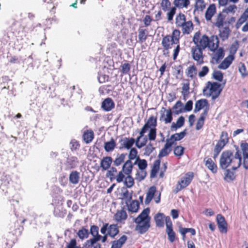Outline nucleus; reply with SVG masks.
<instances>
[{
  "label": "nucleus",
  "instance_id": "nucleus-1",
  "mask_svg": "<svg viewBox=\"0 0 248 248\" xmlns=\"http://www.w3.org/2000/svg\"><path fill=\"white\" fill-rule=\"evenodd\" d=\"M192 41L194 46L191 47V56L199 64L203 63L204 56L203 51L206 48L213 53L212 59L216 63L224 56L223 48L218 47L219 39L216 35H212L209 37L205 34L201 35V32L197 31L194 34Z\"/></svg>",
  "mask_w": 248,
  "mask_h": 248
},
{
  "label": "nucleus",
  "instance_id": "nucleus-2",
  "mask_svg": "<svg viewBox=\"0 0 248 248\" xmlns=\"http://www.w3.org/2000/svg\"><path fill=\"white\" fill-rule=\"evenodd\" d=\"M219 163L220 167L222 169H225L231 165L233 170H236L241 164V154L238 151L234 155L231 151L223 152L221 155Z\"/></svg>",
  "mask_w": 248,
  "mask_h": 248
},
{
  "label": "nucleus",
  "instance_id": "nucleus-3",
  "mask_svg": "<svg viewBox=\"0 0 248 248\" xmlns=\"http://www.w3.org/2000/svg\"><path fill=\"white\" fill-rule=\"evenodd\" d=\"M149 208L144 209L134 220L136 224L135 230L140 234L146 232L150 227L151 217L149 216Z\"/></svg>",
  "mask_w": 248,
  "mask_h": 248
},
{
  "label": "nucleus",
  "instance_id": "nucleus-4",
  "mask_svg": "<svg viewBox=\"0 0 248 248\" xmlns=\"http://www.w3.org/2000/svg\"><path fill=\"white\" fill-rule=\"evenodd\" d=\"M221 89L220 84L217 82L208 81L206 86L203 89V93L206 96H211L213 100L216 99L219 95Z\"/></svg>",
  "mask_w": 248,
  "mask_h": 248
},
{
  "label": "nucleus",
  "instance_id": "nucleus-5",
  "mask_svg": "<svg viewBox=\"0 0 248 248\" xmlns=\"http://www.w3.org/2000/svg\"><path fill=\"white\" fill-rule=\"evenodd\" d=\"M99 228L95 225L91 226L90 232L93 237L86 241V244L88 246L93 245L100 244L98 241L101 239V235L99 234Z\"/></svg>",
  "mask_w": 248,
  "mask_h": 248
},
{
  "label": "nucleus",
  "instance_id": "nucleus-6",
  "mask_svg": "<svg viewBox=\"0 0 248 248\" xmlns=\"http://www.w3.org/2000/svg\"><path fill=\"white\" fill-rule=\"evenodd\" d=\"M193 177V173L191 172H188L186 174L185 176L181 178V180L178 182L176 188L174 190V192L177 193L181 189L186 187L190 184Z\"/></svg>",
  "mask_w": 248,
  "mask_h": 248
},
{
  "label": "nucleus",
  "instance_id": "nucleus-7",
  "mask_svg": "<svg viewBox=\"0 0 248 248\" xmlns=\"http://www.w3.org/2000/svg\"><path fill=\"white\" fill-rule=\"evenodd\" d=\"M102 234L107 233L111 237H115L119 232V229L116 224L108 225V223L103 225L100 230Z\"/></svg>",
  "mask_w": 248,
  "mask_h": 248
},
{
  "label": "nucleus",
  "instance_id": "nucleus-8",
  "mask_svg": "<svg viewBox=\"0 0 248 248\" xmlns=\"http://www.w3.org/2000/svg\"><path fill=\"white\" fill-rule=\"evenodd\" d=\"M180 31L178 30H174L170 37L171 39L173 42L174 44L176 45V46L173 50V59L175 60L179 54L180 51V46H179V39H180Z\"/></svg>",
  "mask_w": 248,
  "mask_h": 248
},
{
  "label": "nucleus",
  "instance_id": "nucleus-9",
  "mask_svg": "<svg viewBox=\"0 0 248 248\" xmlns=\"http://www.w3.org/2000/svg\"><path fill=\"white\" fill-rule=\"evenodd\" d=\"M159 121L165 124H170L172 120V113L171 109L162 108L160 111Z\"/></svg>",
  "mask_w": 248,
  "mask_h": 248
},
{
  "label": "nucleus",
  "instance_id": "nucleus-10",
  "mask_svg": "<svg viewBox=\"0 0 248 248\" xmlns=\"http://www.w3.org/2000/svg\"><path fill=\"white\" fill-rule=\"evenodd\" d=\"M165 223L166 226V232L168 235V238L170 242H173L175 240V234L173 231L172 222L169 217H165Z\"/></svg>",
  "mask_w": 248,
  "mask_h": 248
},
{
  "label": "nucleus",
  "instance_id": "nucleus-11",
  "mask_svg": "<svg viewBox=\"0 0 248 248\" xmlns=\"http://www.w3.org/2000/svg\"><path fill=\"white\" fill-rule=\"evenodd\" d=\"M217 220L220 232L222 233H226L227 232V224L224 217L222 215L218 214L217 216Z\"/></svg>",
  "mask_w": 248,
  "mask_h": 248
},
{
  "label": "nucleus",
  "instance_id": "nucleus-12",
  "mask_svg": "<svg viewBox=\"0 0 248 248\" xmlns=\"http://www.w3.org/2000/svg\"><path fill=\"white\" fill-rule=\"evenodd\" d=\"M241 148L242 151L243 156V166L248 169V144L247 143H242Z\"/></svg>",
  "mask_w": 248,
  "mask_h": 248
},
{
  "label": "nucleus",
  "instance_id": "nucleus-13",
  "mask_svg": "<svg viewBox=\"0 0 248 248\" xmlns=\"http://www.w3.org/2000/svg\"><path fill=\"white\" fill-rule=\"evenodd\" d=\"M208 112V108H206L203 110V111L202 113L196 123V129L197 130L201 129L204 123V120L206 117L207 115Z\"/></svg>",
  "mask_w": 248,
  "mask_h": 248
},
{
  "label": "nucleus",
  "instance_id": "nucleus-14",
  "mask_svg": "<svg viewBox=\"0 0 248 248\" xmlns=\"http://www.w3.org/2000/svg\"><path fill=\"white\" fill-rule=\"evenodd\" d=\"M206 108H209L208 102L206 99H200L198 100L195 105L194 112L199 111L201 109Z\"/></svg>",
  "mask_w": 248,
  "mask_h": 248
},
{
  "label": "nucleus",
  "instance_id": "nucleus-15",
  "mask_svg": "<svg viewBox=\"0 0 248 248\" xmlns=\"http://www.w3.org/2000/svg\"><path fill=\"white\" fill-rule=\"evenodd\" d=\"M146 133L143 129H141L139 133V136L135 140L136 145L138 148H141L145 145L147 139L146 137H144L141 141H140V140L143 137L144 134Z\"/></svg>",
  "mask_w": 248,
  "mask_h": 248
},
{
  "label": "nucleus",
  "instance_id": "nucleus-16",
  "mask_svg": "<svg viewBox=\"0 0 248 248\" xmlns=\"http://www.w3.org/2000/svg\"><path fill=\"white\" fill-rule=\"evenodd\" d=\"M233 60V56L232 55H229L218 65V68L221 69H226L229 67Z\"/></svg>",
  "mask_w": 248,
  "mask_h": 248
},
{
  "label": "nucleus",
  "instance_id": "nucleus-17",
  "mask_svg": "<svg viewBox=\"0 0 248 248\" xmlns=\"http://www.w3.org/2000/svg\"><path fill=\"white\" fill-rule=\"evenodd\" d=\"M216 12V7L215 4H212L207 8L205 14V17L207 21L211 20L212 17Z\"/></svg>",
  "mask_w": 248,
  "mask_h": 248
},
{
  "label": "nucleus",
  "instance_id": "nucleus-18",
  "mask_svg": "<svg viewBox=\"0 0 248 248\" xmlns=\"http://www.w3.org/2000/svg\"><path fill=\"white\" fill-rule=\"evenodd\" d=\"M102 108L107 111L111 110L114 107V103L110 98L105 99L102 103Z\"/></svg>",
  "mask_w": 248,
  "mask_h": 248
},
{
  "label": "nucleus",
  "instance_id": "nucleus-19",
  "mask_svg": "<svg viewBox=\"0 0 248 248\" xmlns=\"http://www.w3.org/2000/svg\"><path fill=\"white\" fill-rule=\"evenodd\" d=\"M156 125V119L154 116H152L150 117L147 123L144 125L141 128L146 132L149 128L155 127Z\"/></svg>",
  "mask_w": 248,
  "mask_h": 248
},
{
  "label": "nucleus",
  "instance_id": "nucleus-20",
  "mask_svg": "<svg viewBox=\"0 0 248 248\" xmlns=\"http://www.w3.org/2000/svg\"><path fill=\"white\" fill-rule=\"evenodd\" d=\"M161 44L164 49L169 50V49L171 48L174 43L171 39L170 35H166L163 38Z\"/></svg>",
  "mask_w": 248,
  "mask_h": 248
},
{
  "label": "nucleus",
  "instance_id": "nucleus-21",
  "mask_svg": "<svg viewBox=\"0 0 248 248\" xmlns=\"http://www.w3.org/2000/svg\"><path fill=\"white\" fill-rule=\"evenodd\" d=\"M127 217V216L125 211L122 209L117 211L114 215V218L116 221L122 222L126 219Z\"/></svg>",
  "mask_w": 248,
  "mask_h": 248
},
{
  "label": "nucleus",
  "instance_id": "nucleus-22",
  "mask_svg": "<svg viewBox=\"0 0 248 248\" xmlns=\"http://www.w3.org/2000/svg\"><path fill=\"white\" fill-rule=\"evenodd\" d=\"M183 34H189L193 29V25L190 20L186 21L181 27Z\"/></svg>",
  "mask_w": 248,
  "mask_h": 248
},
{
  "label": "nucleus",
  "instance_id": "nucleus-23",
  "mask_svg": "<svg viewBox=\"0 0 248 248\" xmlns=\"http://www.w3.org/2000/svg\"><path fill=\"white\" fill-rule=\"evenodd\" d=\"M112 162V159L110 156L104 157L101 161L100 166L103 170L109 169Z\"/></svg>",
  "mask_w": 248,
  "mask_h": 248
},
{
  "label": "nucleus",
  "instance_id": "nucleus-24",
  "mask_svg": "<svg viewBox=\"0 0 248 248\" xmlns=\"http://www.w3.org/2000/svg\"><path fill=\"white\" fill-rule=\"evenodd\" d=\"M129 202H127V204H126L128 211L132 213L137 212L139 208V203L138 201L134 200L129 203Z\"/></svg>",
  "mask_w": 248,
  "mask_h": 248
},
{
  "label": "nucleus",
  "instance_id": "nucleus-25",
  "mask_svg": "<svg viewBox=\"0 0 248 248\" xmlns=\"http://www.w3.org/2000/svg\"><path fill=\"white\" fill-rule=\"evenodd\" d=\"M166 217L162 213H159L157 214L154 217L156 226L163 227L164 226V220H165Z\"/></svg>",
  "mask_w": 248,
  "mask_h": 248
},
{
  "label": "nucleus",
  "instance_id": "nucleus-26",
  "mask_svg": "<svg viewBox=\"0 0 248 248\" xmlns=\"http://www.w3.org/2000/svg\"><path fill=\"white\" fill-rule=\"evenodd\" d=\"M127 240V236L123 235L118 240L114 241L111 248H121Z\"/></svg>",
  "mask_w": 248,
  "mask_h": 248
},
{
  "label": "nucleus",
  "instance_id": "nucleus-27",
  "mask_svg": "<svg viewBox=\"0 0 248 248\" xmlns=\"http://www.w3.org/2000/svg\"><path fill=\"white\" fill-rule=\"evenodd\" d=\"M206 167L213 173H216L217 168L216 164L211 158H208L205 161Z\"/></svg>",
  "mask_w": 248,
  "mask_h": 248
},
{
  "label": "nucleus",
  "instance_id": "nucleus-28",
  "mask_svg": "<svg viewBox=\"0 0 248 248\" xmlns=\"http://www.w3.org/2000/svg\"><path fill=\"white\" fill-rule=\"evenodd\" d=\"M156 192V188L155 186H151L146 193V197L145 200L146 204H149L152 200L155 193Z\"/></svg>",
  "mask_w": 248,
  "mask_h": 248
},
{
  "label": "nucleus",
  "instance_id": "nucleus-29",
  "mask_svg": "<svg viewBox=\"0 0 248 248\" xmlns=\"http://www.w3.org/2000/svg\"><path fill=\"white\" fill-rule=\"evenodd\" d=\"M132 169L133 165L132 162L130 160H128L123 166L122 170L123 171L126 175H130Z\"/></svg>",
  "mask_w": 248,
  "mask_h": 248
},
{
  "label": "nucleus",
  "instance_id": "nucleus-30",
  "mask_svg": "<svg viewBox=\"0 0 248 248\" xmlns=\"http://www.w3.org/2000/svg\"><path fill=\"white\" fill-rule=\"evenodd\" d=\"M122 190V198L125 201V204H127V202H130L132 199L133 192L129 191L126 188H123Z\"/></svg>",
  "mask_w": 248,
  "mask_h": 248
},
{
  "label": "nucleus",
  "instance_id": "nucleus-31",
  "mask_svg": "<svg viewBox=\"0 0 248 248\" xmlns=\"http://www.w3.org/2000/svg\"><path fill=\"white\" fill-rule=\"evenodd\" d=\"M248 18V7L245 10L241 17L238 20L236 27L237 28H239Z\"/></svg>",
  "mask_w": 248,
  "mask_h": 248
},
{
  "label": "nucleus",
  "instance_id": "nucleus-32",
  "mask_svg": "<svg viewBox=\"0 0 248 248\" xmlns=\"http://www.w3.org/2000/svg\"><path fill=\"white\" fill-rule=\"evenodd\" d=\"M173 3L176 7L183 8L187 7L189 5L190 2L188 0H174Z\"/></svg>",
  "mask_w": 248,
  "mask_h": 248
},
{
  "label": "nucleus",
  "instance_id": "nucleus-33",
  "mask_svg": "<svg viewBox=\"0 0 248 248\" xmlns=\"http://www.w3.org/2000/svg\"><path fill=\"white\" fill-rule=\"evenodd\" d=\"M122 145L123 147L129 149L134 144L135 140L133 138H124L122 140Z\"/></svg>",
  "mask_w": 248,
  "mask_h": 248
},
{
  "label": "nucleus",
  "instance_id": "nucleus-34",
  "mask_svg": "<svg viewBox=\"0 0 248 248\" xmlns=\"http://www.w3.org/2000/svg\"><path fill=\"white\" fill-rule=\"evenodd\" d=\"M185 119L183 116H180L178 119L176 123H172L171 125V129L172 130H176L177 128L181 127L184 124Z\"/></svg>",
  "mask_w": 248,
  "mask_h": 248
},
{
  "label": "nucleus",
  "instance_id": "nucleus-35",
  "mask_svg": "<svg viewBox=\"0 0 248 248\" xmlns=\"http://www.w3.org/2000/svg\"><path fill=\"white\" fill-rule=\"evenodd\" d=\"M116 145V142L113 139L108 141L104 144V149L107 152L112 151Z\"/></svg>",
  "mask_w": 248,
  "mask_h": 248
},
{
  "label": "nucleus",
  "instance_id": "nucleus-36",
  "mask_svg": "<svg viewBox=\"0 0 248 248\" xmlns=\"http://www.w3.org/2000/svg\"><path fill=\"white\" fill-rule=\"evenodd\" d=\"M94 137V134L92 131L88 130L85 132L83 135V138L86 143L91 142Z\"/></svg>",
  "mask_w": 248,
  "mask_h": 248
},
{
  "label": "nucleus",
  "instance_id": "nucleus-37",
  "mask_svg": "<svg viewBox=\"0 0 248 248\" xmlns=\"http://www.w3.org/2000/svg\"><path fill=\"white\" fill-rule=\"evenodd\" d=\"M197 68L195 65L189 66L186 69V74L188 77L193 78L197 75Z\"/></svg>",
  "mask_w": 248,
  "mask_h": 248
},
{
  "label": "nucleus",
  "instance_id": "nucleus-38",
  "mask_svg": "<svg viewBox=\"0 0 248 248\" xmlns=\"http://www.w3.org/2000/svg\"><path fill=\"white\" fill-rule=\"evenodd\" d=\"M79 173L77 171H72L69 175V181L73 184H77L78 183Z\"/></svg>",
  "mask_w": 248,
  "mask_h": 248
},
{
  "label": "nucleus",
  "instance_id": "nucleus-39",
  "mask_svg": "<svg viewBox=\"0 0 248 248\" xmlns=\"http://www.w3.org/2000/svg\"><path fill=\"white\" fill-rule=\"evenodd\" d=\"M147 36V31L145 29H140L139 30L138 38L139 42L141 43L144 42Z\"/></svg>",
  "mask_w": 248,
  "mask_h": 248
},
{
  "label": "nucleus",
  "instance_id": "nucleus-40",
  "mask_svg": "<svg viewBox=\"0 0 248 248\" xmlns=\"http://www.w3.org/2000/svg\"><path fill=\"white\" fill-rule=\"evenodd\" d=\"M186 21V16L184 14H179L177 16L175 24L178 27H181Z\"/></svg>",
  "mask_w": 248,
  "mask_h": 248
},
{
  "label": "nucleus",
  "instance_id": "nucleus-41",
  "mask_svg": "<svg viewBox=\"0 0 248 248\" xmlns=\"http://www.w3.org/2000/svg\"><path fill=\"white\" fill-rule=\"evenodd\" d=\"M224 175V180L228 182L233 181L235 179L234 172L229 170H225Z\"/></svg>",
  "mask_w": 248,
  "mask_h": 248
},
{
  "label": "nucleus",
  "instance_id": "nucleus-42",
  "mask_svg": "<svg viewBox=\"0 0 248 248\" xmlns=\"http://www.w3.org/2000/svg\"><path fill=\"white\" fill-rule=\"evenodd\" d=\"M136 163L138 164L139 170H146L147 167V163L146 160L140 159L139 157H138Z\"/></svg>",
  "mask_w": 248,
  "mask_h": 248
},
{
  "label": "nucleus",
  "instance_id": "nucleus-43",
  "mask_svg": "<svg viewBox=\"0 0 248 248\" xmlns=\"http://www.w3.org/2000/svg\"><path fill=\"white\" fill-rule=\"evenodd\" d=\"M160 164V161L159 159L156 160L154 162L153 167L152 169L151 173V177H154L155 176V175L159 170Z\"/></svg>",
  "mask_w": 248,
  "mask_h": 248
},
{
  "label": "nucleus",
  "instance_id": "nucleus-44",
  "mask_svg": "<svg viewBox=\"0 0 248 248\" xmlns=\"http://www.w3.org/2000/svg\"><path fill=\"white\" fill-rule=\"evenodd\" d=\"M77 235L81 239L83 240L87 238L89 236L88 230L85 228H83L78 231L77 232Z\"/></svg>",
  "mask_w": 248,
  "mask_h": 248
},
{
  "label": "nucleus",
  "instance_id": "nucleus-45",
  "mask_svg": "<svg viewBox=\"0 0 248 248\" xmlns=\"http://www.w3.org/2000/svg\"><path fill=\"white\" fill-rule=\"evenodd\" d=\"M125 156L126 155L124 154H122L118 155L113 161L114 165L116 166L120 165L123 162H124Z\"/></svg>",
  "mask_w": 248,
  "mask_h": 248
},
{
  "label": "nucleus",
  "instance_id": "nucleus-46",
  "mask_svg": "<svg viewBox=\"0 0 248 248\" xmlns=\"http://www.w3.org/2000/svg\"><path fill=\"white\" fill-rule=\"evenodd\" d=\"M205 7L203 0H197L195 5V11H202Z\"/></svg>",
  "mask_w": 248,
  "mask_h": 248
},
{
  "label": "nucleus",
  "instance_id": "nucleus-47",
  "mask_svg": "<svg viewBox=\"0 0 248 248\" xmlns=\"http://www.w3.org/2000/svg\"><path fill=\"white\" fill-rule=\"evenodd\" d=\"M147 174L146 170H139L136 174L135 179L139 181L143 180Z\"/></svg>",
  "mask_w": 248,
  "mask_h": 248
},
{
  "label": "nucleus",
  "instance_id": "nucleus-48",
  "mask_svg": "<svg viewBox=\"0 0 248 248\" xmlns=\"http://www.w3.org/2000/svg\"><path fill=\"white\" fill-rule=\"evenodd\" d=\"M183 103L181 101H177L173 107V109L175 110V113L178 114L183 111Z\"/></svg>",
  "mask_w": 248,
  "mask_h": 248
},
{
  "label": "nucleus",
  "instance_id": "nucleus-49",
  "mask_svg": "<svg viewBox=\"0 0 248 248\" xmlns=\"http://www.w3.org/2000/svg\"><path fill=\"white\" fill-rule=\"evenodd\" d=\"M224 16L221 13H219L217 15L216 19V22L215 23V25L218 28H220L221 27H222L224 23Z\"/></svg>",
  "mask_w": 248,
  "mask_h": 248
},
{
  "label": "nucleus",
  "instance_id": "nucleus-50",
  "mask_svg": "<svg viewBox=\"0 0 248 248\" xmlns=\"http://www.w3.org/2000/svg\"><path fill=\"white\" fill-rule=\"evenodd\" d=\"M171 150V148L165 145L164 148L160 151L158 155V157L161 158L166 156L170 152Z\"/></svg>",
  "mask_w": 248,
  "mask_h": 248
},
{
  "label": "nucleus",
  "instance_id": "nucleus-51",
  "mask_svg": "<svg viewBox=\"0 0 248 248\" xmlns=\"http://www.w3.org/2000/svg\"><path fill=\"white\" fill-rule=\"evenodd\" d=\"M124 184L127 188H131L134 185V179L130 175H127L125 178Z\"/></svg>",
  "mask_w": 248,
  "mask_h": 248
},
{
  "label": "nucleus",
  "instance_id": "nucleus-52",
  "mask_svg": "<svg viewBox=\"0 0 248 248\" xmlns=\"http://www.w3.org/2000/svg\"><path fill=\"white\" fill-rule=\"evenodd\" d=\"M230 30L229 28L225 27L222 30H220L219 36L223 40L228 38Z\"/></svg>",
  "mask_w": 248,
  "mask_h": 248
},
{
  "label": "nucleus",
  "instance_id": "nucleus-53",
  "mask_svg": "<svg viewBox=\"0 0 248 248\" xmlns=\"http://www.w3.org/2000/svg\"><path fill=\"white\" fill-rule=\"evenodd\" d=\"M171 3L169 0H162L161 6L164 11H168L170 9Z\"/></svg>",
  "mask_w": 248,
  "mask_h": 248
},
{
  "label": "nucleus",
  "instance_id": "nucleus-54",
  "mask_svg": "<svg viewBox=\"0 0 248 248\" xmlns=\"http://www.w3.org/2000/svg\"><path fill=\"white\" fill-rule=\"evenodd\" d=\"M238 69L243 78H244L248 75V73L247 72L246 67L243 63H240L239 64Z\"/></svg>",
  "mask_w": 248,
  "mask_h": 248
},
{
  "label": "nucleus",
  "instance_id": "nucleus-55",
  "mask_svg": "<svg viewBox=\"0 0 248 248\" xmlns=\"http://www.w3.org/2000/svg\"><path fill=\"white\" fill-rule=\"evenodd\" d=\"M156 129L155 127L151 128L148 134V139L150 140H155L156 138Z\"/></svg>",
  "mask_w": 248,
  "mask_h": 248
},
{
  "label": "nucleus",
  "instance_id": "nucleus-56",
  "mask_svg": "<svg viewBox=\"0 0 248 248\" xmlns=\"http://www.w3.org/2000/svg\"><path fill=\"white\" fill-rule=\"evenodd\" d=\"M169 10L170 11L167 14V19L169 21H171L172 20L173 17L176 13V9L175 7H173Z\"/></svg>",
  "mask_w": 248,
  "mask_h": 248
},
{
  "label": "nucleus",
  "instance_id": "nucleus-57",
  "mask_svg": "<svg viewBox=\"0 0 248 248\" xmlns=\"http://www.w3.org/2000/svg\"><path fill=\"white\" fill-rule=\"evenodd\" d=\"M186 135V130H185L179 133H175L172 135V137L175 139L176 141H179L181 140H182Z\"/></svg>",
  "mask_w": 248,
  "mask_h": 248
},
{
  "label": "nucleus",
  "instance_id": "nucleus-58",
  "mask_svg": "<svg viewBox=\"0 0 248 248\" xmlns=\"http://www.w3.org/2000/svg\"><path fill=\"white\" fill-rule=\"evenodd\" d=\"M154 148L151 143L148 144L144 149V155L147 156L149 155L154 150Z\"/></svg>",
  "mask_w": 248,
  "mask_h": 248
},
{
  "label": "nucleus",
  "instance_id": "nucleus-59",
  "mask_svg": "<svg viewBox=\"0 0 248 248\" xmlns=\"http://www.w3.org/2000/svg\"><path fill=\"white\" fill-rule=\"evenodd\" d=\"M214 78L218 81H221L223 79V74L219 71H214L213 74Z\"/></svg>",
  "mask_w": 248,
  "mask_h": 248
},
{
  "label": "nucleus",
  "instance_id": "nucleus-60",
  "mask_svg": "<svg viewBox=\"0 0 248 248\" xmlns=\"http://www.w3.org/2000/svg\"><path fill=\"white\" fill-rule=\"evenodd\" d=\"M226 144L218 141L217 143L215 148V152L217 153V155L218 153L221 151V150L223 148Z\"/></svg>",
  "mask_w": 248,
  "mask_h": 248
},
{
  "label": "nucleus",
  "instance_id": "nucleus-61",
  "mask_svg": "<svg viewBox=\"0 0 248 248\" xmlns=\"http://www.w3.org/2000/svg\"><path fill=\"white\" fill-rule=\"evenodd\" d=\"M124 173V172L122 170L119 171L118 174L114 177V179H116L118 183H121L123 182L125 177Z\"/></svg>",
  "mask_w": 248,
  "mask_h": 248
},
{
  "label": "nucleus",
  "instance_id": "nucleus-62",
  "mask_svg": "<svg viewBox=\"0 0 248 248\" xmlns=\"http://www.w3.org/2000/svg\"><path fill=\"white\" fill-rule=\"evenodd\" d=\"M184 148L181 146H178L174 149V154L176 156H181L184 154Z\"/></svg>",
  "mask_w": 248,
  "mask_h": 248
},
{
  "label": "nucleus",
  "instance_id": "nucleus-63",
  "mask_svg": "<svg viewBox=\"0 0 248 248\" xmlns=\"http://www.w3.org/2000/svg\"><path fill=\"white\" fill-rule=\"evenodd\" d=\"M228 140L229 138L227 132H222L219 141L226 144L228 142Z\"/></svg>",
  "mask_w": 248,
  "mask_h": 248
},
{
  "label": "nucleus",
  "instance_id": "nucleus-64",
  "mask_svg": "<svg viewBox=\"0 0 248 248\" xmlns=\"http://www.w3.org/2000/svg\"><path fill=\"white\" fill-rule=\"evenodd\" d=\"M209 68L206 66H204L202 68L201 70L199 72V77L202 78L205 76L209 72Z\"/></svg>",
  "mask_w": 248,
  "mask_h": 248
}]
</instances>
